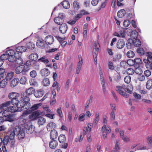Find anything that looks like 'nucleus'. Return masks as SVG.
<instances>
[{
    "label": "nucleus",
    "instance_id": "obj_1",
    "mask_svg": "<svg viewBox=\"0 0 152 152\" xmlns=\"http://www.w3.org/2000/svg\"><path fill=\"white\" fill-rule=\"evenodd\" d=\"M26 50V48L24 46H19L17 47L15 51V53L13 55V58H15V61L11 62L13 63H14L15 64L18 65V66H20L24 65L23 61L20 58L22 53L25 51Z\"/></svg>",
    "mask_w": 152,
    "mask_h": 152
},
{
    "label": "nucleus",
    "instance_id": "obj_2",
    "mask_svg": "<svg viewBox=\"0 0 152 152\" xmlns=\"http://www.w3.org/2000/svg\"><path fill=\"white\" fill-rule=\"evenodd\" d=\"M15 50L10 49L6 51V53L2 55L0 58L3 61L8 59L10 62L15 61V58H13V55L15 53Z\"/></svg>",
    "mask_w": 152,
    "mask_h": 152
},
{
    "label": "nucleus",
    "instance_id": "obj_3",
    "mask_svg": "<svg viewBox=\"0 0 152 152\" xmlns=\"http://www.w3.org/2000/svg\"><path fill=\"white\" fill-rule=\"evenodd\" d=\"M31 113V112L28 111H24L22 114L20 116L19 120L18 121V126L25 127L26 125H27L26 123V118L28 115Z\"/></svg>",
    "mask_w": 152,
    "mask_h": 152
},
{
    "label": "nucleus",
    "instance_id": "obj_4",
    "mask_svg": "<svg viewBox=\"0 0 152 152\" xmlns=\"http://www.w3.org/2000/svg\"><path fill=\"white\" fill-rule=\"evenodd\" d=\"M6 107L3 110L2 115L3 117L6 118V119L7 121L12 122L15 120V115L10 113V111L8 110V107Z\"/></svg>",
    "mask_w": 152,
    "mask_h": 152
},
{
    "label": "nucleus",
    "instance_id": "obj_5",
    "mask_svg": "<svg viewBox=\"0 0 152 152\" xmlns=\"http://www.w3.org/2000/svg\"><path fill=\"white\" fill-rule=\"evenodd\" d=\"M29 102H23V101L20 100L18 104L20 110L24 111L29 110H29L30 106V104Z\"/></svg>",
    "mask_w": 152,
    "mask_h": 152
},
{
    "label": "nucleus",
    "instance_id": "obj_6",
    "mask_svg": "<svg viewBox=\"0 0 152 152\" xmlns=\"http://www.w3.org/2000/svg\"><path fill=\"white\" fill-rule=\"evenodd\" d=\"M25 130L21 127L17 126L15 127V132L18 136V138L20 140L23 139L25 136Z\"/></svg>",
    "mask_w": 152,
    "mask_h": 152
},
{
    "label": "nucleus",
    "instance_id": "obj_7",
    "mask_svg": "<svg viewBox=\"0 0 152 152\" xmlns=\"http://www.w3.org/2000/svg\"><path fill=\"white\" fill-rule=\"evenodd\" d=\"M100 45L98 42H94V49L93 51V56L95 63H97V57L98 55V51L99 49Z\"/></svg>",
    "mask_w": 152,
    "mask_h": 152
},
{
    "label": "nucleus",
    "instance_id": "obj_8",
    "mask_svg": "<svg viewBox=\"0 0 152 152\" xmlns=\"http://www.w3.org/2000/svg\"><path fill=\"white\" fill-rule=\"evenodd\" d=\"M116 91L120 95L125 98H127L129 96V94L125 93V86H117L116 87Z\"/></svg>",
    "mask_w": 152,
    "mask_h": 152
},
{
    "label": "nucleus",
    "instance_id": "obj_9",
    "mask_svg": "<svg viewBox=\"0 0 152 152\" xmlns=\"http://www.w3.org/2000/svg\"><path fill=\"white\" fill-rule=\"evenodd\" d=\"M102 131L103 133V137L106 139L107 137V133H110L111 132L110 127L109 126H106L104 125L102 127Z\"/></svg>",
    "mask_w": 152,
    "mask_h": 152
},
{
    "label": "nucleus",
    "instance_id": "obj_10",
    "mask_svg": "<svg viewBox=\"0 0 152 152\" xmlns=\"http://www.w3.org/2000/svg\"><path fill=\"white\" fill-rule=\"evenodd\" d=\"M28 67H16L15 72L17 74L22 73L23 75L25 74L28 70Z\"/></svg>",
    "mask_w": 152,
    "mask_h": 152
},
{
    "label": "nucleus",
    "instance_id": "obj_11",
    "mask_svg": "<svg viewBox=\"0 0 152 152\" xmlns=\"http://www.w3.org/2000/svg\"><path fill=\"white\" fill-rule=\"evenodd\" d=\"M39 110L34 111L29 116V118L32 120L38 118L39 117Z\"/></svg>",
    "mask_w": 152,
    "mask_h": 152
},
{
    "label": "nucleus",
    "instance_id": "obj_12",
    "mask_svg": "<svg viewBox=\"0 0 152 152\" xmlns=\"http://www.w3.org/2000/svg\"><path fill=\"white\" fill-rule=\"evenodd\" d=\"M45 40L47 45H51L54 42V38L52 36L48 35L45 37Z\"/></svg>",
    "mask_w": 152,
    "mask_h": 152
},
{
    "label": "nucleus",
    "instance_id": "obj_13",
    "mask_svg": "<svg viewBox=\"0 0 152 152\" xmlns=\"http://www.w3.org/2000/svg\"><path fill=\"white\" fill-rule=\"evenodd\" d=\"M49 147L51 149H55L58 145V141L55 140H51L49 143Z\"/></svg>",
    "mask_w": 152,
    "mask_h": 152
},
{
    "label": "nucleus",
    "instance_id": "obj_14",
    "mask_svg": "<svg viewBox=\"0 0 152 152\" xmlns=\"http://www.w3.org/2000/svg\"><path fill=\"white\" fill-rule=\"evenodd\" d=\"M92 128V123H89L86 127H84L83 129V132L85 135L89 134Z\"/></svg>",
    "mask_w": 152,
    "mask_h": 152
},
{
    "label": "nucleus",
    "instance_id": "obj_15",
    "mask_svg": "<svg viewBox=\"0 0 152 152\" xmlns=\"http://www.w3.org/2000/svg\"><path fill=\"white\" fill-rule=\"evenodd\" d=\"M92 128V123H89L86 127H84L83 129V132L85 135L89 134Z\"/></svg>",
    "mask_w": 152,
    "mask_h": 152
},
{
    "label": "nucleus",
    "instance_id": "obj_16",
    "mask_svg": "<svg viewBox=\"0 0 152 152\" xmlns=\"http://www.w3.org/2000/svg\"><path fill=\"white\" fill-rule=\"evenodd\" d=\"M67 28V26L66 24H62L59 27L60 31L62 34H64L66 32Z\"/></svg>",
    "mask_w": 152,
    "mask_h": 152
},
{
    "label": "nucleus",
    "instance_id": "obj_17",
    "mask_svg": "<svg viewBox=\"0 0 152 152\" xmlns=\"http://www.w3.org/2000/svg\"><path fill=\"white\" fill-rule=\"evenodd\" d=\"M40 74L42 76L47 77L50 74V72L48 69L45 68L41 70Z\"/></svg>",
    "mask_w": 152,
    "mask_h": 152
},
{
    "label": "nucleus",
    "instance_id": "obj_18",
    "mask_svg": "<svg viewBox=\"0 0 152 152\" xmlns=\"http://www.w3.org/2000/svg\"><path fill=\"white\" fill-rule=\"evenodd\" d=\"M23 129H24V130H26V132L28 134L32 133L34 130V128L31 126H28V125H26V126H25Z\"/></svg>",
    "mask_w": 152,
    "mask_h": 152
},
{
    "label": "nucleus",
    "instance_id": "obj_19",
    "mask_svg": "<svg viewBox=\"0 0 152 152\" xmlns=\"http://www.w3.org/2000/svg\"><path fill=\"white\" fill-rule=\"evenodd\" d=\"M58 136V133L57 131L55 129L52 130L50 132V137L51 140L56 139Z\"/></svg>",
    "mask_w": 152,
    "mask_h": 152
},
{
    "label": "nucleus",
    "instance_id": "obj_20",
    "mask_svg": "<svg viewBox=\"0 0 152 152\" xmlns=\"http://www.w3.org/2000/svg\"><path fill=\"white\" fill-rule=\"evenodd\" d=\"M125 45V42L123 39H120L117 42L116 47L119 49L123 48Z\"/></svg>",
    "mask_w": 152,
    "mask_h": 152
},
{
    "label": "nucleus",
    "instance_id": "obj_21",
    "mask_svg": "<svg viewBox=\"0 0 152 152\" xmlns=\"http://www.w3.org/2000/svg\"><path fill=\"white\" fill-rule=\"evenodd\" d=\"M19 94L16 92H12L8 95V98L11 100L15 98H19Z\"/></svg>",
    "mask_w": 152,
    "mask_h": 152
},
{
    "label": "nucleus",
    "instance_id": "obj_22",
    "mask_svg": "<svg viewBox=\"0 0 152 152\" xmlns=\"http://www.w3.org/2000/svg\"><path fill=\"white\" fill-rule=\"evenodd\" d=\"M56 124L53 122H50L48 124L47 126V130L50 131L52 130L53 129H55L56 127Z\"/></svg>",
    "mask_w": 152,
    "mask_h": 152
},
{
    "label": "nucleus",
    "instance_id": "obj_23",
    "mask_svg": "<svg viewBox=\"0 0 152 152\" xmlns=\"http://www.w3.org/2000/svg\"><path fill=\"white\" fill-rule=\"evenodd\" d=\"M134 64L137 66H141L142 62L141 59L137 58H135L134 60Z\"/></svg>",
    "mask_w": 152,
    "mask_h": 152
},
{
    "label": "nucleus",
    "instance_id": "obj_24",
    "mask_svg": "<svg viewBox=\"0 0 152 152\" xmlns=\"http://www.w3.org/2000/svg\"><path fill=\"white\" fill-rule=\"evenodd\" d=\"M44 91L41 90H39L35 91L34 94L36 98L41 97L44 95Z\"/></svg>",
    "mask_w": 152,
    "mask_h": 152
},
{
    "label": "nucleus",
    "instance_id": "obj_25",
    "mask_svg": "<svg viewBox=\"0 0 152 152\" xmlns=\"http://www.w3.org/2000/svg\"><path fill=\"white\" fill-rule=\"evenodd\" d=\"M10 106V107H8V110L11 113H14L17 111L20 110L19 107H18V106Z\"/></svg>",
    "mask_w": 152,
    "mask_h": 152
},
{
    "label": "nucleus",
    "instance_id": "obj_26",
    "mask_svg": "<svg viewBox=\"0 0 152 152\" xmlns=\"http://www.w3.org/2000/svg\"><path fill=\"white\" fill-rule=\"evenodd\" d=\"M54 20L56 24L58 25H61L63 24L64 20L60 17H57L54 18Z\"/></svg>",
    "mask_w": 152,
    "mask_h": 152
},
{
    "label": "nucleus",
    "instance_id": "obj_27",
    "mask_svg": "<svg viewBox=\"0 0 152 152\" xmlns=\"http://www.w3.org/2000/svg\"><path fill=\"white\" fill-rule=\"evenodd\" d=\"M119 141L118 140H116L115 142V145L113 148V149L111 151V152H118L120 149V148L119 146Z\"/></svg>",
    "mask_w": 152,
    "mask_h": 152
},
{
    "label": "nucleus",
    "instance_id": "obj_28",
    "mask_svg": "<svg viewBox=\"0 0 152 152\" xmlns=\"http://www.w3.org/2000/svg\"><path fill=\"white\" fill-rule=\"evenodd\" d=\"M26 94L25 93H23L21 94V97L22 99V100L23 102H29L30 101V98L26 95Z\"/></svg>",
    "mask_w": 152,
    "mask_h": 152
},
{
    "label": "nucleus",
    "instance_id": "obj_29",
    "mask_svg": "<svg viewBox=\"0 0 152 152\" xmlns=\"http://www.w3.org/2000/svg\"><path fill=\"white\" fill-rule=\"evenodd\" d=\"M125 32L124 31H121L120 32V33L115 32H114V35L115 36L121 37L122 38H124L125 37Z\"/></svg>",
    "mask_w": 152,
    "mask_h": 152
},
{
    "label": "nucleus",
    "instance_id": "obj_30",
    "mask_svg": "<svg viewBox=\"0 0 152 152\" xmlns=\"http://www.w3.org/2000/svg\"><path fill=\"white\" fill-rule=\"evenodd\" d=\"M19 82V79L18 78H14L11 82L10 86L12 87H14L16 86Z\"/></svg>",
    "mask_w": 152,
    "mask_h": 152
},
{
    "label": "nucleus",
    "instance_id": "obj_31",
    "mask_svg": "<svg viewBox=\"0 0 152 152\" xmlns=\"http://www.w3.org/2000/svg\"><path fill=\"white\" fill-rule=\"evenodd\" d=\"M58 140L60 143H63L66 141V138L64 135L61 134L59 136Z\"/></svg>",
    "mask_w": 152,
    "mask_h": 152
},
{
    "label": "nucleus",
    "instance_id": "obj_32",
    "mask_svg": "<svg viewBox=\"0 0 152 152\" xmlns=\"http://www.w3.org/2000/svg\"><path fill=\"white\" fill-rule=\"evenodd\" d=\"M126 13V12L124 10L121 9L118 11L117 15L118 17L121 18L125 15Z\"/></svg>",
    "mask_w": 152,
    "mask_h": 152
},
{
    "label": "nucleus",
    "instance_id": "obj_33",
    "mask_svg": "<svg viewBox=\"0 0 152 152\" xmlns=\"http://www.w3.org/2000/svg\"><path fill=\"white\" fill-rule=\"evenodd\" d=\"M35 90L32 87H30L26 90V94L29 96L34 93Z\"/></svg>",
    "mask_w": 152,
    "mask_h": 152
},
{
    "label": "nucleus",
    "instance_id": "obj_34",
    "mask_svg": "<svg viewBox=\"0 0 152 152\" xmlns=\"http://www.w3.org/2000/svg\"><path fill=\"white\" fill-rule=\"evenodd\" d=\"M38 57V54L36 53H32L29 56V58L34 61L37 59Z\"/></svg>",
    "mask_w": 152,
    "mask_h": 152
},
{
    "label": "nucleus",
    "instance_id": "obj_35",
    "mask_svg": "<svg viewBox=\"0 0 152 152\" xmlns=\"http://www.w3.org/2000/svg\"><path fill=\"white\" fill-rule=\"evenodd\" d=\"M146 87L147 89L149 90L152 88V79H149L147 81Z\"/></svg>",
    "mask_w": 152,
    "mask_h": 152
},
{
    "label": "nucleus",
    "instance_id": "obj_36",
    "mask_svg": "<svg viewBox=\"0 0 152 152\" xmlns=\"http://www.w3.org/2000/svg\"><path fill=\"white\" fill-rule=\"evenodd\" d=\"M46 122V119L43 117L39 118L38 120V124L39 126L42 125Z\"/></svg>",
    "mask_w": 152,
    "mask_h": 152
},
{
    "label": "nucleus",
    "instance_id": "obj_37",
    "mask_svg": "<svg viewBox=\"0 0 152 152\" xmlns=\"http://www.w3.org/2000/svg\"><path fill=\"white\" fill-rule=\"evenodd\" d=\"M37 46L39 48H42L44 47L45 44L43 41L38 40L37 42Z\"/></svg>",
    "mask_w": 152,
    "mask_h": 152
},
{
    "label": "nucleus",
    "instance_id": "obj_38",
    "mask_svg": "<svg viewBox=\"0 0 152 152\" xmlns=\"http://www.w3.org/2000/svg\"><path fill=\"white\" fill-rule=\"evenodd\" d=\"M14 72H10L7 74L5 79L7 80H10L14 76Z\"/></svg>",
    "mask_w": 152,
    "mask_h": 152
},
{
    "label": "nucleus",
    "instance_id": "obj_39",
    "mask_svg": "<svg viewBox=\"0 0 152 152\" xmlns=\"http://www.w3.org/2000/svg\"><path fill=\"white\" fill-rule=\"evenodd\" d=\"M19 98H17L11 100V101H10L11 102V103H12L13 105H18L19 104L20 101H19Z\"/></svg>",
    "mask_w": 152,
    "mask_h": 152
},
{
    "label": "nucleus",
    "instance_id": "obj_40",
    "mask_svg": "<svg viewBox=\"0 0 152 152\" xmlns=\"http://www.w3.org/2000/svg\"><path fill=\"white\" fill-rule=\"evenodd\" d=\"M148 144L149 145L152 146V135H150L146 137Z\"/></svg>",
    "mask_w": 152,
    "mask_h": 152
},
{
    "label": "nucleus",
    "instance_id": "obj_41",
    "mask_svg": "<svg viewBox=\"0 0 152 152\" xmlns=\"http://www.w3.org/2000/svg\"><path fill=\"white\" fill-rule=\"evenodd\" d=\"M7 80L6 79H4L2 81H0V87L1 88H4L7 83Z\"/></svg>",
    "mask_w": 152,
    "mask_h": 152
},
{
    "label": "nucleus",
    "instance_id": "obj_42",
    "mask_svg": "<svg viewBox=\"0 0 152 152\" xmlns=\"http://www.w3.org/2000/svg\"><path fill=\"white\" fill-rule=\"evenodd\" d=\"M56 113L57 115L60 118H62L63 117V113L61 107L58 108L56 109Z\"/></svg>",
    "mask_w": 152,
    "mask_h": 152
},
{
    "label": "nucleus",
    "instance_id": "obj_43",
    "mask_svg": "<svg viewBox=\"0 0 152 152\" xmlns=\"http://www.w3.org/2000/svg\"><path fill=\"white\" fill-rule=\"evenodd\" d=\"M8 142V140L5 137L3 140L0 138V146L7 145Z\"/></svg>",
    "mask_w": 152,
    "mask_h": 152
},
{
    "label": "nucleus",
    "instance_id": "obj_44",
    "mask_svg": "<svg viewBox=\"0 0 152 152\" xmlns=\"http://www.w3.org/2000/svg\"><path fill=\"white\" fill-rule=\"evenodd\" d=\"M62 5L64 8L68 9L69 8L70 5L69 1H64L62 2Z\"/></svg>",
    "mask_w": 152,
    "mask_h": 152
},
{
    "label": "nucleus",
    "instance_id": "obj_45",
    "mask_svg": "<svg viewBox=\"0 0 152 152\" xmlns=\"http://www.w3.org/2000/svg\"><path fill=\"white\" fill-rule=\"evenodd\" d=\"M52 87H56V89L58 91H59L60 89L61 86L57 81H55L53 83Z\"/></svg>",
    "mask_w": 152,
    "mask_h": 152
},
{
    "label": "nucleus",
    "instance_id": "obj_46",
    "mask_svg": "<svg viewBox=\"0 0 152 152\" xmlns=\"http://www.w3.org/2000/svg\"><path fill=\"white\" fill-rule=\"evenodd\" d=\"M42 83L45 86H47L50 84V82L49 79L47 78H44L42 81Z\"/></svg>",
    "mask_w": 152,
    "mask_h": 152
},
{
    "label": "nucleus",
    "instance_id": "obj_47",
    "mask_svg": "<svg viewBox=\"0 0 152 152\" xmlns=\"http://www.w3.org/2000/svg\"><path fill=\"white\" fill-rule=\"evenodd\" d=\"M79 59V62L77 66H82L83 63V61L82 56L80 55H79L78 56Z\"/></svg>",
    "mask_w": 152,
    "mask_h": 152
},
{
    "label": "nucleus",
    "instance_id": "obj_48",
    "mask_svg": "<svg viewBox=\"0 0 152 152\" xmlns=\"http://www.w3.org/2000/svg\"><path fill=\"white\" fill-rule=\"evenodd\" d=\"M134 72L137 74L139 75L142 74L143 73V71L140 67H137L135 69Z\"/></svg>",
    "mask_w": 152,
    "mask_h": 152
},
{
    "label": "nucleus",
    "instance_id": "obj_49",
    "mask_svg": "<svg viewBox=\"0 0 152 152\" xmlns=\"http://www.w3.org/2000/svg\"><path fill=\"white\" fill-rule=\"evenodd\" d=\"M126 55L129 58H132L134 56V53L133 51L129 50L127 52Z\"/></svg>",
    "mask_w": 152,
    "mask_h": 152
},
{
    "label": "nucleus",
    "instance_id": "obj_50",
    "mask_svg": "<svg viewBox=\"0 0 152 152\" xmlns=\"http://www.w3.org/2000/svg\"><path fill=\"white\" fill-rule=\"evenodd\" d=\"M15 135H16L15 132V128L13 132H11L9 136V138L11 140H14Z\"/></svg>",
    "mask_w": 152,
    "mask_h": 152
},
{
    "label": "nucleus",
    "instance_id": "obj_51",
    "mask_svg": "<svg viewBox=\"0 0 152 152\" xmlns=\"http://www.w3.org/2000/svg\"><path fill=\"white\" fill-rule=\"evenodd\" d=\"M95 118L94 121V123L96 125L97 124L99 120V113H96L95 115Z\"/></svg>",
    "mask_w": 152,
    "mask_h": 152
},
{
    "label": "nucleus",
    "instance_id": "obj_52",
    "mask_svg": "<svg viewBox=\"0 0 152 152\" xmlns=\"http://www.w3.org/2000/svg\"><path fill=\"white\" fill-rule=\"evenodd\" d=\"M73 7L74 8L78 10L80 7L79 3L77 1H75L73 3Z\"/></svg>",
    "mask_w": 152,
    "mask_h": 152
},
{
    "label": "nucleus",
    "instance_id": "obj_53",
    "mask_svg": "<svg viewBox=\"0 0 152 152\" xmlns=\"http://www.w3.org/2000/svg\"><path fill=\"white\" fill-rule=\"evenodd\" d=\"M143 61L146 64V65H145V66H147V64H150V66H152V61H151L149 59H148V57L146 59H144Z\"/></svg>",
    "mask_w": 152,
    "mask_h": 152
},
{
    "label": "nucleus",
    "instance_id": "obj_54",
    "mask_svg": "<svg viewBox=\"0 0 152 152\" xmlns=\"http://www.w3.org/2000/svg\"><path fill=\"white\" fill-rule=\"evenodd\" d=\"M133 95L136 99L139 100L141 98V95L138 94L136 92H134L133 93Z\"/></svg>",
    "mask_w": 152,
    "mask_h": 152
},
{
    "label": "nucleus",
    "instance_id": "obj_55",
    "mask_svg": "<svg viewBox=\"0 0 152 152\" xmlns=\"http://www.w3.org/2000/svg\"><path fill=\"white\" fill-rule=\"evenodd\" d=\"M134 72V70L131 68H128L126 70V73L128 75H133Z\"/></svg>",
    "mask_w": 152,
    "mask_h": 152
},
{
    "label": "nucleus",
    "instance_id": "obj_56",
    "mask_svg": "<svg viewBox=\"0 0 152 152\" xmlns=\"http://www.w3.org/2000/svg\"><path fill=\"white\" fill-rule=\"evenodd\" d=\"M88 29V24L85 23L83 27V34L84 36L86 35L87 34Z\"/></svg>",
    "mask_w": 152,
    "mask_h": 152
},
{
    "label": "nucleus",
    "instance_id": "obj_57",
    "mask_svg": "<svg viewBox=\"0 0 152 152\" xmlns=\"http://www.w3.org/2000/svg\"><path fill=\"white\" fill-rule=\"evenodd\" d=\"M29 83L31 86H34L37 85V83L35 79H32L30 80Z\"/></svg>",
    "mask_w": 152,
    "mask_h": 152
},
{
    "label": "nucleus",
    "instance_id": "obj_58",
    "mask_svg": "<svg viewBox=\"0 0 152 152\" xmlns=\"http://www.w3.org/2000/svg\"><path fill=\"white\" fill-rule=\"evenodd\" d=\"M137 79L140 81H144L145 79V76L142 74L138 75L137 76Z\"/></svg>",
    "mask_w": 152,
    "mask_h": 152
},
{
    "label": "nucleus",
    "instance_id": "obj_59",
    "mask_svg": "<svg viewBox=\"0 0 152 152\" xmlns=\"http://www.w3.org/2000/svg\"><path fill=\"white\" fill-rule=\"evenodd\" d=\"M124 80L125 82L127 83H129L131 81V77L129 76H126L124 78Z\"/></svg>",
    "mask_w": 152,
    "mask_h": 152
},
{
    "label": "nucleus",
    "instance_id": "obj_60",
    "mask_svg": "<svg viewBox=\"0 0 152 152\" xmlns=\"http://www.w3.org/2000/svg\"><path fill=\"white\" fill-rule=\"evenodd\" d=\"M27 47L29 49H33L35 48V45L31 42H29L27 44Z\"/></svg>",
    "mask_w": 152,
    "mask_h": 152
},
{
    "label": "nucleus",
    "instance_id": "obj_61",
    "mask_svg": "<svg viewBox=\"0 0 152 152\" xmlns=\"http://www.w3.org/2000/svg\"><path fill=\"white\" fill-rule=\"evenodd\" d=\"M137 53L140 54L141 55H142L144 54V50L142 48H138L137 49Z\"/></svg>",
    "mask_w": 152,
    "mask_h": 152
},
{
    "label": "nucleus",
    "instance_id": "obj_62",
    "mask_svg": "<svg viewBox=\"0 0 152 152\" xmlns=\"http://www.w3.org/2000/svg\"><path fill=\"white\" fill-rule=\"evenodd\" d=\"M26 81V78L24 76L22 77L20 80V82L22 84H24Z\"/></svg>",
    "mask_w": 152,
    "mask_h": 152
},
{
    "label": "nucleus",
    "instance_id": "obj_63",
    "mask_svg": "<svg viewBox=\"0 0 152 152\" xmlns=\"http://www.w3.org/2000/svg\"><path fill=\"white\" fill-rule=\"evenodd\" d=\"M127 66L129 65L130 66H132L134 64V61L132 60L129 59L127 61Z\"/></svg>",
    "mask_w": 152,
    "mask_h": 152
},
{
    "label": "nucleus",
    "instance_id": "obj_64",
    "mask_svg": "<svg viewBox=\"0 0 152 152\" xmlns=\"http://www.w3.org/2000/svg\"><path fill=\"white\" fill-rule=\"evenodd\" d=\"M34 64V61H33L31 59L27 61L26 63V65L27 66H32V64Z\"/></svg>",
    "mask_w": 152,
    "mask_h": 152
}]
</instances>
